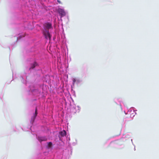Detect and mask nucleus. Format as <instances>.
Here are the masks:
<instances>
[{
	"label": "nucleus",
	"mask_w": 159,
	"mask_h": 159,
	"mask_svg": "<svg viewBox=\"0 0 159 159\" xmlns=\"http://www.w3.org/2000/svg\"><path fill=\"white\" fill-rule=\"evenodd\" d=\"M47 92V86L43 84L39 85L37 87L30 86L28 90L29 94L34 96L35 98L31 99L29 101V103L31 106L35 107V110L31 117L30 125L28 127V129L26 131L30 130L31 131L33 132L32 130V128L33 126L35 124L36 118L38 114V109H41L43 108L39 99L44 100Z\"/></svg>",
	"instance_id": "1"
},
{
	"label": "nucleus",
	"mask_w": 159,
	"mask_h": 159,
	"mask_svg": "<svg viewBox=\"0 0 159 159\" xmlns=\"http://www.w3.org/2000/svg\"><path fill=\"white\" fill-rule=\"evenodd\" d=\"M30 72L33 71L34 75L40 76L50 70V67L45 62L39 61L38 62L34 61L30 64V66L28 69Z\"/></svg>",
	"instance_id": "2"
},
{
	"label": "nucleus",
	"mask_w": 159,
	"mask_h": 159,
	"mask_svg": "<svg viewBox=\"0 0 159 159\" xmlns=\"http://www.w3.org/2000/svg\"><path fill=\"white\" fill-rule=\"evenodd\" d=\"M52 29V25L50 22L46 23L44 25L43 33L46 39L51 40L52 35L49 32V30Z\"/></svg>",
	"instance_id": "3"
},
{
	"label": "nucleus",
	"mask_w": 159,
	"mask_h": 159,
	"mask_svg": "<svg viewBox=\"0 0 159 159\" xmlns=\"http://www.w3.org/2000/svg\"><path fill=\"white\" fill-rule=\"evenodd\" d=\"M66 135V132L65 130L61 131L59 132L58 137L60 142H56V144L57 146V148L59 149L61 151H64V143L63 141V138Z\"/></svg>",
	"instance_id": "4"
},
{
	"label": "nucleus",
	"mask_w": 159,
	"mask_h": 159,
	"mask_svg": "<svg viewBox=\"0 0 159 159\" xmlns=\"http://www.w3.org/2000/svg\"><path fill=\"white\" fill-rule=\"evenodd\" d=\"M40 48H39V46L35 45L27 51V52L31 53L30 55L34 56L33 59L34 60L40 56Z\"/></svg>",
	"instance_id": "5"
},
{
	"label": "nucleus",
	"mask_w": 159,
	"mask_h": 159,
	"mask_svg": "<svg viewBox=\"0 0 159 159\" xmlns=\"http://www.w3.org/2000/svg\"><path fill=\"white\" fill-rule=\"evenodd\" d=\"M72 102H70V112L71 114H74L76 112H79L80 107L78 106H77L74 104V101L73 99L71 98Z\"/></svg>",
	"instance_id": "6"
},
{
	"label": "nucleus",
	"mask_w": 159,
	"mask_h": 159,
	"mask_svg": "<svg viewBox=\"0 0 159 159\" xmlns=\"http://www.w3.org/2000/svg\"><path fill=\"white\" fill-rule=\"evenodd\" d=\"M45 146L47 149L50 150H52L54 148V149L58 150L60 152H61L63 151H61L59 149L57 148V146L56 144V143L53 144L51 142H47Z\"/></svg>",
	"instance_id": "7"
},
{
	"label": "nucleus",
	"mask_w": 159,
	"mask_h": 159,
	"mask_svg": "<svg viewBox=\"0 0 159 159\" xmlns=\"http://www.w3.org/2000/svg\"><path fill=\"white\" fill-rule=\"evenodd\" d=\"M29 74H27L25 72L21 74L20 78L22 82L24 84H26L27 79L29 77Z\"/></svg>",
	"instance_id": "8"
},
{
	"label": "nucleus",
	"mask_w": 159,
	"mask_h": 159,
	"mask_svg": "<svg viewBox=\"0 0 159 159\" xmlns=\"http://www.w3.org/2000/svg\"><path fill=\"white\" fill-rule=\"evenodd\" d=\"M72 81L71 86H74L75 84L77 85H80L82 84L83 81L81 79L75 78L72 79Z\"/></svg>",
	"instance_id": "9"
},
{
	"label": "nucleus",
	"mask_w": 159,
	"mask_h": 159,
	"mask_svg": "<svg viewBox=\"0 0 159 159\" xmlns=\"http://www.w3.org/2000/svg\"><path fill=\"white\" fill-rule=\"evenodd\" d=\"M114 102L117 105H119L120 106L121 110H122V105H123L125 107V106L122 101H121L120 99L118 98H115L114 99Z\"/></svg>",
	"instance_id": "10"
},
{
	"label": "nucleus",
	"mask_w": 159,
	"mask_h": 159,
	"mask_svg": "<svg viewBox=\"0 0 159 159\" xmlns=\"http://www.w3.org/2000/svg\"><path fill=\"white\" fill-rule=\"evenodd\" d=\"M41 120L43 124L44 125H47L48 121V119L46 115H43L41 118Z\"/></svg>",
	"instance_id": "11"
},
{
	"label": "nucleus",
	"mask_w": 159,
	"mask_h": 159,
	"mask_svg": "<svg viewBox=\"0 0 159 159\" xmlns=\"http://www.w3.org/2000/svg\"><path fill=\"white\" fill-rule=\"evenodd\" d=\"M37 139L40 143L47 140L48 138L46 136H36Z\"/></svg>",
	"instance_id": "12"
},
{
	"label": "nucleus",
	"mask_w": 159,
	"mask_h": 159,
	"mask_svg": "<svg viewBox=\"0 0 159 159\" xmlns=\"http://www.w3.org/2000/svg\"><path fill=\"white\" fill-rule=\"evenodd\" d=\"M58 11V13L60 16V18H61L65 16L66 15V12L65 11Z\"/></svg>",
	"instance_id": "13"
},
{
	"label": "nucleus",
	"mask_w": 159,
	"mask_h": 159,
	"mask_svg": "<svg viewBox=\"0 0 159 159\" xmlns=\"http://www.w3.org/2000/svg\"><path fill=\"white\" fill-rule=\"evenodd\" d=\"M126 109L128 110V111L127 112H126L125 110H124L125 113L126 115L128 114V113L131 112L132 111V110H133V112H135V111H137V110L135 109V108H134V107H131L128 110L127 108L126 107Z\"/></svg>",
	"instance_id": "14"
},
{
	"label": "nucleus",
	"mask_w": 159,
	"mask_h": 159,
	"mask_svg": "<svg viewBox=\"0 0 159 159\" xmlns=\"http://www.w3.org/2000/svg\"><path fill=\"white\" fill-rule=\"evenodd\" d=\"M113 138H111L107 139L105 142V144L107 145V146H109L112 143L114 142V141L112 140V139Z\"/></svg>",
	"instance_id": "15"
},
{
	"label": "nucleus",
	"mask_w": 159,
	"mask_h": 159,
	"mask_svg": "<svg viewBox=\"0 0 159 159\" xmlns=\"http://www.w3.org/2000/svg\"><path fill=\"white\" fill-rule=\"evenodd\" d=\"M50 80V77L49 75H45L44 79V81L46 82H49Z\"/></svg>",
	"instance_id": "16"
},
{
	"label": "nucleus",
	"mask_w": 159,
	"mask_h": 159,
	"mask_svg": "<svg viewBox=\"0 0 159 159\" xmlns=\"http://www.w3.org/2000/svg\"><path fill=\"white\" fill-rule=\"evenodd\" d=\"M12 130L15 132H19V129L16 126H13L11 128Z\"/></svg>",
	"instance_id": "17"
},
{
	"label": "nucleus",
	"mask_w": 159,
	"mask_h": 159,
	"mask_svg": "<svg viewBox=\"0 0 159 159\" xmlns=\"http://www.w3.org/2000/svg\"><path fill=\"white\" fill-rule=\"evenodd\" d=\"M26 35V34H20L19 35V36L17 37V41L19 40L20 39L22 38L23 37H24Z\"/></svg>",
	"instance_id": "18"
},
{
	"label": "nucleus",
	"mask_w": 159,
	"mask_h": 159,
	"mask_svg": "<svg viewBox=\"0 0 159 159\" xmlns=\"http://www.w3.org/2000/svg\"><path fill=\"white\" fill-rule=\"evenodd\" d=\"M68 151H69L68 153L70 155H70H71L72 151V147L70 146L68 148Z\"/></svg>",
	"instance_id": "19"
},
{
	"label": "nucleus",
	"mask_w": 159,
	"mask_h": 159,
	"mask_svg": "<svg viewBox=\"0 0 159 159\" xmlns=\"http://www.w3.org/2000/svg\"><path fill=\"white\" fill-rule=\"evenodd\" d=\"M46 129L48 130V128L47 127H46L45 126H42L41 130L42 131H44Z\"/></svg>",
	"instance_id": "20"
},
{
	"label": "nucleus",
	"mask_w": 159,
	"mask_h": 159,
	"mask_svg": "<svg viewBox=\"0 0 159 159\" xmlns=\"http://www.w3.org/2000/svg\"><path fill=\"white\" fill-rule=\"evenodd\" d=\"M131 135L130 134H127L125 135H123V136L124 137L129 138L130 137Z\"/></svg>",
	"instance_id": "21"
},
{
	"label": "nucleus",
	"mask_w": 159,
	"mask_h": 159,
	"mask_svg": "<svg viewBox=\"0 0 159 159\" xmlns=\"http://www.w3.org/2000/svg\"><path fill=\"white\" fill-rule=\"evenodd\" d=\"M19 0L20 1H22L23 2H24L26 3H27L28 2H30V0ZM33 3V2H32V3H31V4H32Z\"/></svg>",
	"instance_id": "22"
},
{
	"label": "nucleus",
	"mask_w": 159,
	"mask_h": 159,
	"mask_svg": "<svg viewBox=\"0 0 159 159\" xmlns=\"http://www.w3.org/2000/svg\"><path fill=\"white\" fill-rule=\"evenodd\" d=\"M44 159H53L52 157H49V155H48V156H45L44 158Z\"/></svg>",
	"instance_id": "23"
},
{
	"label": "nucleus",
	"mask_w": 159,
	"mask_h": 159,
	"mask_svg": "<svg viewBox=\"0 0 159 159\" xmlns=\"http://www.w3.org/2000/svg\"><path fill=\"white\" fill-rule=\"evenodd\" d=\"M136 114V112H135V114L134 115V113L131 114H130V117L133 118L134 117V116Z\"/></svg>",
	"instance_id": "24"
},
{
	"label": "nucleus",
	"mask_w": 159,
	"mask_h": 159,
	"mask_svg": "<svg viewBox=\"0 0 159 159\" xmlns=\"http://www.w3.org/2000/svg\"><path fill=\"white\" fill-rule=\"evenodd\" d=\"M76 144H77V143L76 142H74L72 143V145L73 146H75V145H76Z\"/></svg>",
	"instance_id": "25"
},
{
	"label": "nucleus",
	"mask_w": 159,
	"mask_h": 159,
	"mask_svg": "<svg viewBox=\"0 0 159 159\" xmlns=\"http://www.w3.org/2000/svg\"><path fill=\"white\" fill-rule=\"evenodd\" d=\"M48 154V152H44L43 154H42V155H44L46 156V155Z\"/></svg>",
	"instance_id": "26"
},
{
	"label": "nucleus",
	"mask_w": 159,
	"mask_h": 159,
	"mask_svg": "<svg viewBox=\"0 0 159 159\" xmlns=\"http://www.w3.org/2000/svg\"><path fill=\"white\" fill-rule=\"evenodd\" d=\"M57 10H64V8L63 7H62L61 8H59Z\"/></svg>",
	"instance_id": "27"
},
{
	"label": "nucleus",
	"mask_w": 159,
	"mask_h": 159,
	"mask_svg": "<svg viewBox=\"0 0 159 159\" xmlns=\"http://www.w3.org/2000/svg\"><path fill=\"white\" fill-rule=\"evenodd\" d=\"M57 2H58V3H59V4H61V2L60 0H57Z\"/></svg>",
	"instance_id": "28"
},
{
	"label": "nucleus",
	"mask_w": 159,
	"mask_h": 159,
	"mask_svg": "<svg viewBox=\"0 0 159 159\" xmlns=\"http://www.w3.org/2000/svg\"><path fill=\"white\" fill-rule=\"evenodd\" d=\"M131 141L132 142V144L134 146V144L133 143V140L132 139H131Z\"/></svg>",
	"instance_id": "29"
},
{
	"label": "nucleus",
	"mask_w": 159,
	"mask_h": 159,
	"mask_svg": "<svg viewBox=\"0 0 159 159\" xmlns=\"http://www.w3.org/2000/svg\"><path fill=\"white\" fill-rule=\"evenodd\" d=\"M134 150L135 151V145H134Z\"/></svg>",
	"instance_id": "30"
},
{
	"label": "nucleus",
	"mask_w": 159,
	"mask_h": 159,
	"mask_svg": "<svg viewBox=\"0 0 159 159\" xmlns=\"http://www.w3.org/2000/svg\"><path fill=\"white\" fill-rule=\"evenodd\" d=\"M30 29L31 30H32V29H33V28L32 27V28H30Z\"/></svg>",
	"instance_id": "31"
},
{
	"label": "nucleus",
	"mask_w": 159,
	"mask_h": 159,
	"mask_svg": "<svg viewBox=\"0 0 159 159\" xmlns=\"http://www.w3.org/2000/svg\"><path fill=\"white\" fill-rule=\"evenodd\" d=\"M21 128L22 130H24L21 127Z\"/></svg>",
	"instance_id": "32"
},
{
	"label": "nucleus",
	"mask_w": 159,
	"mask_h": 159,
	"mask_svg": "<svg viewBox=\"0 0 159 159\" xmlns=\"http://www.w3.org/2000/svg\"><path fill=\"white\" fill-rule=\"evenodd\" d=\"M67 19H69V18H68V16H67Z\"/></svg>",
	"instance_id": "33"
}]
</instances>
